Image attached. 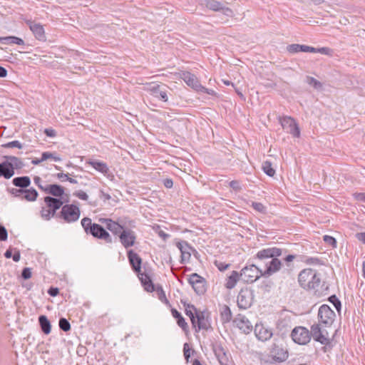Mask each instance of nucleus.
I'll list each match as a JSON object with an SVG mask.
<instances>
[{
  "label": "nucleus",
  "instance_id": "nucleus-59",
  "mask_svg": "<svg viewBox=\"0 0 365 365\" xmlns=\"http://www.w3.org/2000/svg\"><path fill=\"white\" fill-rule=\"evenodd\" d=\"M200 88H199L197 91H201V92H202L204 93H207V94H210V95H213L215 93V91L213 90L208 89V88L202 86V85H200Z\"/></svg>",
  "mask_w": 365,
  "mask_h": 365
},
{
  "label": "nucleus",
  "instance_id": "nucleus-46",
  "mask_svg": "<svg viewBox=\"0 0 365 365\" xmlns=\"http://www.w3.org/2000/svg\"><path fill=\"white\" fill-rule=\"evenodd\" d=\"M177 324L183 331H187L188 325L182 316L177 319Z\"/></svg>",
  "mask_w": 365,
  "mask_h": 365
},
{
  "label": "nucleus",
  "instance_id": "nucleus-42",
  "mask_svg": "<svg viewBox=\"0 0 365 365\" xmlns=\"http://www.w3.org/2000/svg\"><path fill=\"white\" fill-rule=\"evenodd\" d=\"M24 189L21 188H11L9 190V192L16 197H19L22 200Z\"/></svg>",
  "mask_w": 365,
  "mask_h": 365
},
{
  "label": "nucleus",
  "instance_id": "nucleus-60",
  "mask_svg": "<svg viewBox=\"0 0 365 365\" xmlns=\"http://www.w3.org/2000/svg\"><path fill=\"white\" fill-rule=\"evenodd\" d=\"M59 289L57 287H50L48 294L51 297H56L58 294Z\"/></svg>",
  "mask_w": 365,
  "mask_h": 365
},
{
  "label": "nucleus",
  "instance_id": "nucleus-30",
  "mask_svg": "<svg viewBox=\"0 0 365 365\" xmlns=\"http://www.w3.org/2000/svg\"><path fill=\"white\" fill-rule=\"evenodd\" d=\"M38 322L43 333L46 335L49 334L51 331V324L47 317L45 315H40L38 317Z\"/></svg>",
  "mask_w": 365,
  "mask_h": 365
},
{
  "label": "nucleus",
  "instance_id": "nucleus-48",
  "mask_svg": "<svg viewBox=\"0 0 365 365\" xmlns=\"http://www.w3.org/2000/svg\"><path fill=\"white\" fill-rule=\"evenodd\" d=\"M8 237V232L5 227L0 225V241H6Z\"/></svg>",
  "mask_w": 365,
  "mask_h": 365
},
{
  "label": "nucleus",
  "instance_id": "nucleus-55",
  "mask_svg": "<svg viewBox=\"0 0 365 365\" xmlns=\"http://www.w3.org/2000/svg\"><path fill=\"white\" fill-rule=\"evenodd\" d=\"M74 195L83 200H87L88 198V195L82 190L76 192V193H74Z\"/></svg>",
  "mask_w": 365,
  "mask_h": 365
},
{
  "label": "nucleus",
  "instance_id": "nucleus-35",
  "mask_svg": "<svg viewBox=\"0 0 365 365\" xmlns=\"http://www.w3.org/2000/svg\"><path fill=\"white\" fill-rule=\"evenodd\" d=\"M221 321L222 323H227L232 319V312L229 307L225 305L220 312Z\"/></svg>",
  "mask_w": 365,
  "mask_h": 365
},
{
  "label": "nucleus",
  "instance_id": "nucleus-17",
  "mask_svg": "<svg viewBox=\"0 0 365 365\" xmlns=\"http://www.w3.org/2000/svg\"><path fill=\"white\" fill-rule=\"evenodd\" d=\"M26 24L32 31L35 38L38 41H46L45 31L43 25L40 23H36L32 20H26Z\"/></svg>",
  "mask_w": 365,
  "mask_h": 365
},
{
  "label": "nucleus",
  "instance_id": "nucleus-41",
  "mask_svg": "<svg viewBox=\"0 0 365 365\" xmlns=\"http://www.w3.org/2000/svg\"><path fill=\"white\" fill-rule=\"evenodd\" d=\"M307 82L308 83V84L313 86L314 88L318 89V88H322V84L321 83V82H319L314 78L311 77V76H307Z\"/></svg>",
  "mask_w": 365,
  "mask_h": 365
},
{
  "label": "nucleus",
  "instance_id": "nucleus-24",
  "mask_svg": "<svg viewBox=\"0 0 365 365\" xmlns=\"http://www.w3.org/2000/svg\"><path fill=\"white\" fill-rule=\"evenodd\" d=\"M196 328L195 331H198L201 329L207 330L210 327V323L207 317H205L203 312H196Z\"/></svg>",
  "mask_w": 365,
  "mask_h": 365
},
{
  "label": "nucleus",
  "instance_id": "nucleus-6",
  "mask_svg": "<svg viewBox=\"0 0 365 365\" xmlns=\"http://www.w3.org/2000/svg\"><path fill=\"white\" fill-rule=\"evenodd\" d=\"M287 51L291 53H297L299 52L305 53H319L329 56H332V50L329 47L314 48L307 45H301L298 43L289 44L287 46Z\"/></svg>",
  "mask_w": 365,
  "mask_h": 365
},
{
  "label": "nucleus",
  "instance_id": "nucleus-23",
  "mask_svg": "<svg viewBox=\"0 0 365 365\" xmlns=\"http://www.w3.org/2000/svg\"><path fill=\"white\" fill-rule=\"evenodd\" d=\"M139 279L140 280L144 289L148 292H153L155 290V284L153 283L150 277L145 272H140L137 273Z\"/></svg>",
  "mask_w": 365,
  "mask_h": 365
},
{
  "label": "nucleus",
  "instance_id": "nucleus-57",
  "mask_svg": "<svg viewBox=\"0 0 365 365\" xmlns=\"http://www.w3.org/2000/svg\"><path fill=\"white\" fill-rule=\"evenodd\" d=\"M191 254L190 252H186L181 255L180 263L185 264L186 262L189 261L190 258Z\"/></svg>",
  "mask_w": 365,
  "mask_h": 365
},
{
  "label": "nucleus",
  "instance_id": "nucleus-36",
  "mask_svg": "<svg viewBox=\"0 0 365 365\" xmlns=\"http://www.w3.org/2000/svg\"><path fill=\"white\" fill-rule=\"evenodd\" d=\"M154 291L156 292L158 299L162 302H163V303H165L166 304H169V301L166 298L165 293V292H164V290H163V289L161 285H160V284L155 285V290Z\"/></svg>",
  "mask_w": 365,
  "mask_h": 365
},
{
  "label": "nucleus",
  "instance_id": "nucleus-50",
  "mask_svg": "<svg viewBox=\"0 0 365 365\" xmlns=\"http://www.w3.org/2000/svg\"><path fill=\"white\" fill-rule=\"evenodd\" d=\"M230 187L235 191H239L242 189L240 182L238 180H232L230 184Z\"/></svg>",
  "mask_w": 365,
  "mask_h": 365
},
{
  "label": "nucleus",
  "instance_id": "nucleus-45",
  "mask_svg": "<svg viewBox=\"0 0 365 365\" xmlns=\"http://www.w3.org/2000/svg\"><path fill=\"white\" fill-rule=\"evenodd\" d=\"M4 148H22V144L19 140H14L9 142L6 144H4L2 145Z\"/></svg>",
  "mask_w": 365,
  "mask_h": 365
},
{
  "label": "nucleus",
  "instance_id": "nucleus-21",
  "mask_svg": "<svg viewBox=\"0 0 365 365\" xmlns=\"http://www.w3.org/2000/svg\"><path fill=\"white\" fill-rule=\"evenodd\" d=\"M128 259L133 270L136 273L141 271L142 259L133 250H130L127 252Z\"/></svg>",
  "mask_w": 365,
  "mask_h": 365
},
{
  "label": "nucleus",
  "instance_id": "nucleus-1",
  "mask_svg": "<svg viewBox=\"0 0 365 365\" xmlns=\"http://www.w3.org/2000/svg\"><path fill=\"white\" fill-rule=\"evenodd\" d=\"M267 265V269L263 271L258 265L252 264L245 267L240 272V277L247 283H252L260 277H268L280 270L282 262L279 259L271 260Z\"/></svg>",
  "mask_w": 365,
  "mask_h": 365
},
{
  "label": "nucleus",
  "instance_id": "nucleus-3",
  "mask_svg": "<svg viewBox=\"0 0 365 365\" xmlns=\"http://www.w3.org/2000/svg\"><path fill=\"white\" fill-rule=\"evenodd\" d=\"M81 225L87 235H91L95 238L103 240L106 243L113 242L110 234L101 225L93 223L91 218H83Z\"/></svg>",
  "mask_w": 365,
  "mask_h": 365
},
{
  "label": "nucleus",
  "instance_id": "nucleus-28",
  "mask_svg": "<svg viewBox=\"0 0 365 365\" xmlns=\"http://www.w3.org/2000/svg\"><path fill=\"white\" fill-rule=\"evenodd\" d=\"M44 202L47 207L53 210H58L61 207H63V202L61 199L53 197L51 196H46L44 197Z\"/></svg>",
  "mask_w": 365,
  "mask_h": 365
},
{
  "label": "nucleus",
  "instance_id": "nucleus-61",
  "mask_svg": "<svg viewBox=\"0 0 365 365\" xmlns=\"http://www.w3.org/2000/svg\"><path fill=\"white\" fill-rule=\"evenodd\" d=\"M215 264L217 267V268L219 269V270H220V271H225V270H226L230 267L229 264H225L223 262L217 263L216 262Z\"/></svg>",
  "mask_w": 365,
  "mask_h": 365
},
{
  "label": "nucleus",
  "instance_id": "nucleus-39",
  "mask_svg": "<svg viewBox=\"0 0 365 365\" xmlns=\"http://www.w3.org/2000/svg\"><path fill=\"white\" fill-rule=\"evenodd\" d=\"M329 301L334 306L338 312H340L341 304L339 299L336 297V295H331L329 297Z\"/></svg>",
  "mask_w": 365,
  "mask_h": 365
},
{
  "label": "nucleus",
  "instance_id": "nucleus-4",
  "mask_svg": "<svg viewBox=\"0 0 365 365\" xmlns=\"http://www.w3.org/2000/svg\"><path fill=\"white\" fill-rule=\"evenodd\" d=\"M298 282L304 289L315 290L319 287L321 279L316 270L304 269L299 272Z\"/></svg>",
  "mask_w": 365,
  "mask_h": 365
},
{
  "label": "nucleus",
  "instance_id": "nucleus-14",
  "mask_svg": "<svg viewBox=\"0 0 365 365\" xmlns=\"http://www.w3.org/2000/svg\"><path fill=\"white\" fill-rule=\"evenodd\" d=\"M118 237L120 243L125 249L133 247L135 243L136 235L130 229L125 227Z\"/></svg>",
  "mask_w": 365,
  "mask_h": 365
},
{
  "label": "nucleus",
  "instance_id": "nucleus-56",
  "mask_svg": "<svg viewBox=\"0 0 365 365\" xmlns=\"http://www.w3.org/2000/svg\"><path fill=\"white\" fill-rule=\"evenodd\" d=\"M43 133L46 135L48 137L54 138L56 136V132L54 129L52 128H46L43 131Z\"/></svg>",
  "mask_w": 365,
  "mask_h": 365
},
{
  "label": "nucleus",
  "instance_id": "nucleus-29",
  "mask_svg": "<svg viewBox=\"0 0 365 365\" xmlns=\"http://www.w3.org/2000/svg\"><path fill=\"white\" fill-rule=\"evenodd\" d=\"M12 183L16 187L26 189L31 185V179L29 176L16 177L12 180Z\"/></svg>",
  "mask_w": 365,
  "mask_h": 365
},
{
  "label": "nucleus",
  "instance_id": "nucleus-13",
  "mask_svg": "<svg viewBox=\"0 0 365 365\" xmlns=\"http://www.w3.org/2000/svg\"><path fill=\"white\" fill-rule=\"evenodd\" d=\"M188 282L197 294L201 295L205 292V280L197 273L190 274Z\"/></svg>",
  "mask_w": 365,
  "mask_h": 365
},
{
  "label": "nucleus",
  "instance_id": "nucleus-22",
  "mask_svg": "<svg viewBox=\"0 0 365 365\" xmlns=\"http://www.w3.org/2000/svg\"><path fill=\"white\" fill-rule=\"evenodd\" d=\"M99 222L104 224L106 229L110 230L113 234L118 235L119 236L120 233L125 228L124 226L120 225L119 223L112 220L108 218H100Z\"/></svg>",
  "mask_w": 365,
  "mask_h": 365
},
{
  "label": "nucleus",
  "instance_id": "nucleus-8",
  "mask_svg": "<svg viewBox=\"0 0 365 365\" xmlns=\"http://www.w3.org/2000/svg\"><path fill=\"white\" fill-rule=\"evenodd\" d=\"M334 312L327 304L322 305L318 311L319 324L329 327L335 320Z\"/></svg>",
  "mask_w": 365,
  "mask_h": 365
},
{
  "label": "nucleus",
  "instance_id": "nucleus-49",
  "mask_svg": "<svg viewBox=\"0 0 365 365\" xmlns=\"http://www.w3.org/2000/svg\"><path fill=\"white\" fill-rule=\"evenodd\" d=\"M31 277V269L29 267H24L21 272V277L24 279H29Z\"/></svg>",
  "mask_w": 365,
  "mask_h": 365
},
{
  "label": "nucleus",
  "instance_id": "nucleus-37",
  "mask_svg": "<svg viewBox=\"0 0 365 365\" xmlns=\"http://www.w3.org/2000/svg\"><path fill=\"white\" fill-rule=\"evenodd\" d=\"M263 171L269 176L272 177L275 174V170L272 166V163L269 161H265L262 164Z\"/></svg>",
  "mask_w": 365,
  "mask_h": 365
},
{
  "label": "nucleus",
  "instance_id": "nucleus-5",
  "mask_svg": "<svg viewBox=\"0 0 365 365\" xmlns=\"http://www.w3.org/2000/svg\"><path fill=\"white\" fill-rule=\"evenodd\" d=\"M286 252V250L276 247H268L258 251L254 259H258L260 262L264 264L265 269H267V264L274 259H277V257L282 256Z\"/></svg>",
  "mask_w": 365,
  "mask_h": 365
},
{
  "label": "nucleus",
  "instance_id": "nucleus-12",
  "mask_svg": "<svg viewBox=\"0 0 365 365\" xmlns=\"http://www.w3.org/2000/svg\"><path fill=\"white\" fill-rule=\"evenodd\" d=\"M279 120L282 127L287 131V133H290L294 137H299V128L293 118L289 116H283L280 117Z\"/></svg>",
  "mask_w": 365,
  "mask_h": 365
},
{
  "label": "nucleus",
  "instance_id": "nucleus-58",
  "mask_svg": "<svg viewBox=\"0 0 365 365\" xmlns=\"http://www.w3.org/2000/svg\"><path fill=\"white\" fill-rule=\"evenodd\" d=\"M34 181L35 184L39 187V189H41V190L43 191V189L45 188V185H43L41 184L42 180H41V178L38 176H36L34 178Z\"/></svg>",
  "mask_w": 365,
  "mask_h": 365
},
{
  "label": "nucleus",
  "instance_id": "nucleus-40",
  "mask_svg": "<svg viewBox=\"0 0 365 365\" xmlns=\"http://www.w3.org/2000/svg\"><path fill=\"white\" fill-rule=\"evenodd\" d=\"M177 247L180 250L181 255L182 252L183 253L190 252L189 250L192 248L187 242H178Z\"/></svg>",
  "mask_w": 365,
  "mask_h": 365
},
{
  "label": "nucleus",
  "instance_id": "nucleus-2",
  "mask_svg": "<svg viewBox=\"0 0 365 365\" xmlns=\"http://www.w3.org/2000/svg\"><path fill=\"white\" fill-rule=\"evenodd\" d=\"M268 350L269 354L267 358L263 359L267 364L282 363L289 356L287 349L284 347L282 340L279 339L274 338Z\"/></svg>",
  "mask_w": 365,
  "mask_h": 365
},
{
  "label": "nucleus",
  "instance_id": "nucleus-7",
  "mask_svg": "<svg viewBox=\"0 0 365 365\" xmlns=\"http://www.w3.org/2000/svg\"><path fill=\"white\" fill-rule=\"evenodd\" d=\"M80 215L81 211L78 207L73 204H67L61 207L59 217L63 219L66 222L71 223L77 221Z\"/></svg>",
  "mask_w": 365,
  "mask_h": 365
},
{
  "label": "nucleus",
  "instance_id": "nucleus-38",
  "mask_svg": "<svg viewBox=\"0 0 365 365\" xmlns=\"http://www.w3.org/2000/svg\"><path fill=\"white\" fill-rule=\"evenodd\" d=\"M58 325L60 329L63 331H68L71 329L70 322L66 318H60Z\"/></svg>",
  "mask_w": 365,
  "mask_h": 365
},
{
  "label": "nucleus",
  "instance_id": "nucleus-9",
  "mask_svg": "<svg viewBox=\"0 0 365 365\" xmlns=\"http://www.w3.org/2000/svg\"><path fill=\"white\" fill-rule=\"evenodd\" d=\"M254 300L253 291L249 288L242 289L237 299V306L240 309H247L251 307Z\"/></svg>",
  "mask_w": 365,
  "mask_h": 365
},
{
  "label": "nucleus",
  "instance_id": "nucleus-33",
  "mask_svg": "<svg viewBox=\"0 0 365 365\" xmlns=\"http://www.w3.org/2000/svg\"><path fill=\"white\" fill-rule=\"evenodd\" d=\"M185 307V314L188 316L191 320L192 325L194 328H196V316L195 317L193 312H196V308L194 305L190 304H184Z\"/></svg>",
  "mask_w": 365,
  "mask_h": 365
},
{
  "label": "nucleus",
  "instance_id": "nucleus-32",
  "mask_svg": "<svg viewBox=\"0 0 365 365\" xmlns=\"http://www.w3.org/2000/svg\"><path fill=\"white\" fill-rule=\"evenodd\" d=\"M38 192L33 187L29 189H24L22 200L29 202L35 201L38 197Z\"/></svg>",
  "mask_w": 365,
  "mask_h": 365
},
{
  "label": "nucleus",
  "instance_id": "nucleus-51",
  "mask_svg": "<svg viewBox=\"0 0 365 365\" xmlns=\"http://www.w3.org/2000/svg\"><path fill=\"white\" fill-rule=\"evenodd\" d=\"M41 217L46 220H48L51 219V212L49 211V209H46L45 207H42L41 210Z\"/></svg>",
  "mask_w": 365,
  "mask_h": 365
},
{
  "label": "nucleus",
  "instance_id": "nucleus-63",
  "mask_svg": "<svg viewBox=\"0 0 365 365\" xmlns=\"http://www.w3.org/2000/svg\"><path fill=\"white\" fill-rule=\"evenodd\" d=\"M55 176L59 179L61 181L67 180V178L68 177V174L63 173H58L55 175Z\"/></svg>",
  "mask_w": 365,
  "mask_h": 365
},
{
  "label": "nucleus",
  "instance_id": "nucleus-25",
  "mask_svg": "<svg viewBox=\"0 0 365 365\" xmlns=\"http://www.w3.org/2000/svg\"><path fill=\"white\" fill-rule=\"evenodd\" d=\"M43 191L56 197H61L64 194V188L58 184L46 185Z\"/></svg>",
  "mask_w": 365,
  "mask_h": 365
},
{
  "label": "nucleus",
  "instance_id": "nucleus-19",
  "mask_svg": "<svg viewBox=\"0 0 365 365\" xmlns=\"http://www.w3.org/2000/svg\"><path fill=\"white\" fill-rule=\"evenodd\" d=\"M180 78L185 82V83L193 88L195 91H197L199 88H200V83L195 75L191 73L189 71H182L180 73Z\"/></svg>",
  "mask_w": 365,
  "mask_h": 365
},
{
  "label": "nucleus",
  "instance_id": "nucleus-44",
  "mask_svg": "<svg viewBox=\"0 0 365 365\" xmlns=\"http://www.w3.org/2000/svg\"><path fill=\"white\" fill-rule=\"evenodd\" d=\"M323 240L327 245L331 246L332 247H336V240L334 237L329 235H324L323 237Z\"/></svg>",
  "mask_w": 365,
  "mask_h": 365
},
{
  "label": "nucleus",
  "instance_id": "nucleus-52",
  "mask_svg": "<svg viewBox=\"0 0 365 365\" xmlns=\"http://www.w3.org/2000/svg\"><path fill=\"white\" fill-rule=\"evenodd\" d=\"M304 262L308 264H321V260L317 257H307Z\"/></svg>",
  "mask_w": 365,
  "mask_h": 365
},
{
  "label": "nucleus",
  "instance_id": "nucleus-15",
  "mask_svg": "<svg viewBox=\"0 0 365 365\" xmlns=\"http://www.w3.org/2000/svg\"><path fill=\"white\" fill-rule=\"evenodd\" d=\"M233 323L239 329L246 334H250L253 329L252 324L248 319L245 315L240 314L237 315L233 320Z\"/></svg>",
  "mask_w": 365,
  "mask_h": 365
},
{
  "label": "nucleus",
  "instance_id": "nucleus-27",
  "mask_svg": "<svg viewBox=\"0 0 365 365\" xmlns=\"http://www.w3.org/2000/svg\"><path fill=\"white\" fill-rule=\"evenodd\" d=\"M150 94L156 98L164 102L168 101V95L166 89H163L160 85H155L149 88Z\"/></svg>",
  "mask_w": 365,
  "mask_h": 365
},
{
  "label": "nucleus",
  "instance_id": "nucleus-26",
  "mask_svg": "<svg viewBox=\"0 0 365 365\" xmlns=\"http://www.w3.org/2000/svg\"><path fill=\"white\" fill-rule=\"evenodd\" d=\"M15 174L12 165L9 161H4L0 163V178L10 179Z\"/></svg>",
  "mask_w": 365,
  "mask_h": 365
},
{
  "label": "nucleus",
  "instance_id": "nucleus-20",
  "mask_svg": "<svg viewBox=\"0 0 365 365\" xmlns=\"http://www.w3.org/2000/svg\"><path fill=\"white\" fill-rule=\"evenodd\" d=\"M254 332L256 337L262 341H267L272 336V330L264 327L262 324L255 325Z\"/></svg>",
  "mask_w": 365,
  "mask_h": 365
},
{
  "label": "nucleus",
  "instance_id": "nucleus-43",
  "mask_svg": "<svg viewBox=\"0 0 365 365\" xmlns=\"http://www.w3.org/2000/svg\"><path fill=\"white\" fill-rule=\"evenodd\" d=\"M252 207L259 212L264 213L266 212V207L261 202H253L252 203Z\"/></svg>",
  "mask_w": 365,
  "mask_h": 365
},
{
  "label": "nucleus",
  "instance_id": "nucleus-47",
  "mask_svg": "<svg viewBox=\"0 0 365 365\" xmlns=\"http://www.w3.org/2000/svg\"><path fill=\"white\" fill-rule=\"evenodd\" d=\"M50 156H51V155H48V154H46V153H42L41 159H37V158L36 159H34V160H32L31 163L33 165H38L41 162L49 159Z\"/></svg>",
  "mask_w": 365,
  "mask_h": 365
},
{
  "label": "nucleus",
  "instance_id": "nucleus-54",
  "mask_svg": "<svg viewBox=\"0 0 365 365\" xmlns=\"http://www.w3.org/2000/svg\"><path fill=\"white\" fill-rule=\"evenodd\" d=\"M11 165H12V167L14 168V170L15 169H21L24 167L23 162L18 158L17 161H13L12 163H10Z\"/></svg>",
  "mask_w": 365,
  "mask_h": 365
},
{
  "label": "nucleus",
  "instance_id": "nucleus-18",
  "mask_svg": "<svg viewBox=\"0 0 365 365\" xmlns=\"http://www.w3.org/2000/svg\"><path fill=\"white\" fill-rule=\"evenodd\" d=\"M86 164L90 165L96 170L103 174L106 177L113 178V175L110 173L109 168L106 163L95 159H89L86 161Z\"/></svg>",
  "mask_w": 365,
  "mask_h": 365
},
{
  "label": "nucleus",
  "instance_id": "nucleus-53",
  "mask_svg": "<svg viewBox=\"0 0 365 365\" xmlns=\"http://www.w3.org/2000/svg\"><path fill=\"white\" fill-rule=\"evenodd\" d=\"M184 356L187 361H188L190 357V350L188 346V344L185 343L183 347Z\"/></svg>",
  "mask_w": 365,
  "mask_h": 365
},
{
  "label": "nucleus",
  "instance_id": "nucleus-11",
  "mask_svg": "<svg viewBox=\"0 0 365 365\" xmlns=\"http://www.w3.org/2000/svg\"><path fill=\"white\" fill-rule=\"evenodd\" d=\"M321 326L319 324H314L311 327V337L323 345H328L330 343L328 331Z\"/></svg>",
  "mask_w": 365,
  "mask_h": 365
},
{
  "label": "nucleus",
  "instance_id": "nucleus-62",
  "mask_svg": "<svg viewBox=\"0 0 365 365\" xmlns=\"http://www.w3.org/2000/svg\"><path fill=\"white\" fill-rule=\"evenodd\" d=\"M354 195V197L356 200H357L359 201H361V202H365V193L359 192V193H355Z\"/></svg>",
  "mask_w": 365,
  "mask_h": 365
},
{
  "label": "nucleus",
  "instance_id": "nucleus-64",
  "mask_svg": "<svg viewBox=\"0 0 365 365\" xmlns=\"http://www.w3.org/2000/svg\"><path fill=\"white\" fill-rule=\"evenodd\" d=\"M356 237L358 240L365 244V232H358L356 234Z\"/></svg>",
  "mask_w": 365,
  "mask_h": 365
},
{
  "label": "nucleus",
  "instance_id": "nucleus-16",
  "mask_svg": "<svg viewBox=\"0 0 365 365\" xmlns=\"http://www.w3.org/2000/svg\"><path fill=\"white\" fill-rule=\"evenodd\" d=\"M206 7L214 11H222L227 16H232L233 11L231 9L226 7L222 2L215 0H208L206 2Z\"/></svg>",
  "mask_w": 365,
  "mask_h": 365
},
{
  "label": "nucleus",
  "instance_id": "nucleus-31",
  "mask_svg": "<svg viewBox=\"0 0 365 365\" xmlns=\"http://www.w3.org/2000/svg\"><path fill=\"white\" fill-rule=\"evenodd\" d=\"M240 274L237 271H232V274L228 277L226 280L225 287L226 288L231 289L234 288L240 279Z\"/></svg>",
  "mask_w": 365,
  "mask_h": 365
},
{
  "label": "nucleus",
  "instance_id": "nucleus-10",
  "mask_svg": "<svg viewBox=\"0 0 365 365\" xmlns=\"http://www.w3.org/2000/svg\"><path fill=\"white\" fill-rule=\"evenodd\" d=\"M292 340L300 345H305L311 340L309 331L304 327H295L291 333Z\"/></svg>",
  "mask_w": 365,
  "mask_h": 365
},
{
  "label": "nucleus",
  "instance_id": "nucleus-34",
  "mask_svg": "<svg viewBox=\"0 0 365 365\" xmlns=\"http://www.w3.org/2000/svg\"><path fill=\"white\" fill-rule=\"evenodd\" d=\"M0 43H8V44H16V45H24V41L21 38L16 36H6V37H0Z\"/></svg>",
  "mask_w": 365,
  "mask_h": 365
}]
</instances>
